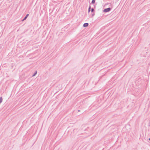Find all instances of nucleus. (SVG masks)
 Segmentation results:
<instances>
[{
	"label": "nucleus",
	"instance_id": "obj_1",
	"mask_svg": "<svg viewBox=\"0 0 150 150\" xmlns=\"http://www.w3.org/2000/svg\"><path fill=\"white\" fill-rule=\"evenodd\" d=\"M111 10V8L110 7H109L108 8L105 9L103 10L104 12L106 13L110 11Z\"/></svg>",
	"mask_w": 150,
	"mask_h": 150
},
{
	"label": "nucleus",
	"instance_id": "obj_2",
	"mask_svg": "<svg viewBox=\"0 0 150 150\" xmlns=\"http://www.w3.org/2000/svg\"><path fill=\"white\" fill-rule=\"evenodd\" d=\"M29 16V14H27L26 15L25 17L22 20V21H25V20Z\"/></svg>",
	"mask_w": 150,
	"mask_h": 150
},
{
	"label": "nucleus",
	"instance_id": "obj_3",
	"mask_svg": "<svg viewBox=\"0 0 150 150\" xmlns=\"http://www.w3.org/2000/svg\"><path fill=\"white\" fill-rule=\"evenodd\" d=\"M88 25V23H86L83 24V26L84 27H87Z\"/></svg>",
	"mask_w": 150,
	"mask_h": 150
},
{
	"label": "nucleus",
	"instance_id": "obj_4",
	"mask_svg": "<svg viewBox=\"0 0 150 150\" xmlns=\"http://www.w3.org/2000/svg\"><path fill=\"white\" fill-rule=\"evenodd\" d=\"M37 71H36L34 73L33 75L32 76H35L37 74Z\"/></svg>",
	"mask_w": 150,
	"mask_h": 150
},
{
	"label": "nucleus",
	"instance_id": "obj_5",
	"mask_svg": "<svg viewBox=\"0 0 150 150\" xmlns=\"http://www.w3.org/2000/svg\"><path fill=\"white\" fill-rule=\"evenodd\" d=\"M91 6H90L88 8V12H89L91 11Z\"/></svg>",
	"mask_w": 150,
	"mask_h": 150
},
{
	"label": "nucleus",
	"instance_id": "obj_6",
	"mask_svg": "<svg viewBox=\"0 0 150 150\" xmlns=\"http://www.w3.org/2000/svg\"><path fill=\"white\" fill-rule=\"evenodd\" d=\"M3 101V98L2 97L0 98V103H1Z\"/></svg>",
	"mask_w": 150,
	"mask_h": 150
},
{
	"label": "nucleus",
	"instance_id": "obj_7",
	"mask_svg": "<svg viewBox=\"0 0 150 150\" xmlns=\"http://www.w3.org/2000/svg\"><path fill=\"white\" fill-rule=\"evenodd\" d=\"M95 0H92L91 3L92 4H93L95 3Z\"/></svg>",
	"mask_w": 150,
	"mask_h": 150
},
{
	"label": "nucleus",
	"instance_id": "obj_8",
	"mask_svg": "<svg viewBox=\"0 0 150 150\" xmlns=\"http://www.w3.org/2000/svg\"><path fill=\"white\" fill-rule=\"evenodd\" d=\"M94 8H92L91 9V12H92V13H93V12H94Z\"/></svg>",
	"mask_w": 150,
	"mask_h": 150
},
{
	"label": "nucleus",
	"instance_id": "obj_9",
	"mask_svg": "<svg viewBox=\"0 0 150 150\" xmlns=\"http://www.w3.org/2000/svg\"><path fill=\"white\" fill-rule=\"evenodd\" d=\"M95 15L94 13H93L92 14V16H93Z\"/></svg>",
	"mask_w": 150,
	"mask_h": 150
},
{
	"label": "nucleus",
	"instance_id": "obj_10",
	"mask_svg": "<svg viewBox=\"0 0 150 150\" xmlns=\"http://www.w3.org/2000/svg\"><path fill=\"white\" fill-rule=\"evenodd\" d=\"M78 112H80V110H78Z\"/></svg>",
	"mask_w": 150,
	"mask_h": 150
},
{
	"label": "nucleus",
	"instance_id": "obj_11",
	"mask_svg": "<svg viewBox=\"0 0 150 150\" xmlns=\"http://www.w3.org/2000/svg\"><path fill=\"white\" fill-rule=\"evenodd\" d=\"M149 140L150 141V138H149Z\"/></svg>",
	"mask_w": 150,
	"mask_h": 150
},
{
	"label": "nucleus",
	"instance_id": "obj_12",
	"mask_svg": "<svg viewBox=\"0 0 150 150\" xmlns=\"http://www.w3.org/2000/svg\"><path fill=\"white\" fill-rule=\"evenodd\" d=\"M1 103H0V104Z\"/></svg>",
	"mask_w": 150,
	"mask_h": 150
}]
</instances>
